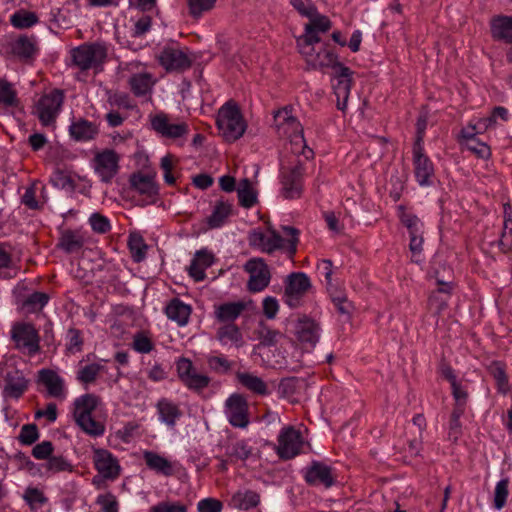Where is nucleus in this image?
Wrapping results in <instances>:
<instances>
[{
    "label": "nucleus",
    "instance_id": "obj_32",
    "mask_svg": "<svg viewBox=\"0 0 512 512\" xmlns=\"http://www.w3.org/2000/svg\"><path fill=\"white\" fill-rule=\"evenodd\" d=\"M491 34L496 40L512 43V16H498L491 20Z\"/></svg>",
    "mask_w": 512,
    "mask_h": 512
},
{
    "label": "nucleus",
    "instance_id": "obj_56",
    "mask_svg": "<svg viewBox=\"0 0 512 512\" xmlns=\"http://www.w3.org/2000/svg\"><path fill=\"white\" fill-rule=\"evenodd\" d=\"M423 234L419 235H411L410 236V243H409V249L412 254V261L420 264L424 261L423 257Z\"/></svg>",
    "mask_w": 512,
    "mask_h": 512
},
{
    "label": "nucleus",
    "instance_id": "obj_5",
    "mask_svg": "<svg viewBox=\"0 0 512 512\" xmlns=\"http://www.w3.org/2000/svg\"><path fill=\"white\" fill-rule=\"evenodd\" d=\"M274 125L280 137H286L290 139L292 144L303 147L302 153L306 158L312 155L313 152L311 149L305 150L307 146L305 144L302 126L292 114L290 107H284L274 114Z\"/></svg>",
    "mask_w": 512,
    "mask_h": 512
},
{
    "label": "nucleus",
    "instance_id": "obj_13",
    "mask_svg": "<svg viewBox=\"0 0 512 512\" xmlns=\"http://www.w3.org/2000/svg\"><path fill=\"white\" fill-rule=\"evenodd\" d=\"M244 270L249 274L247 289L251 293H259L265 290L271 281V272L262 258H251L245 265Z\"/></svg>",
    "mask_w": 512,
    "mask_h": 512
},
{
    "label": "nucleus",
    "instance_id": "obj_62",
    "mask_svg": "<svg viewBox=\"0 0 512 512\" xmlns=\"http://www.w3.org/2000/svg\"><path fill=\"white\" fill-rule=\"evenodd\" d=\"M53 186L59 189L74 190L75 182L72 177L62 171H57L50 179Z\"/></svg>",
    "mask_w": 512,
    "mask_h": 512
},
{
    "label": "nucleus",
    "instance_id": "obj_25",
    "mask_svg": "<svg viewBox=\"0 0 512 512\" xmlns=\"http://www.w3.org/2000/svg\"><path fill=\"white\" fill-rule=\"evenodd\" d=\"M38 380L47 390L48 396L64 400L67 395L64 379L55 371L42 369L38 373Z\"/></svg>",
    "mask_w": 512,
    "mask_h": 512
},
{
    "label": "nucleus",
    "instance_id": "obj_43",
    "mask_svg": "<svg viewBox=\"0 0 512 512\" xmlns=\"http://www.w3.org/2000/svg\"><path fill=\"white\" fill-rule=\"evenodd\" d=\"M47 473L57 474L61 472L72 473L74 465L63 455H53L43 465Z\"/></svg>",
    "mask_w": 512,
    "mask_h": 512
},
{
    "label": "nucleus",
    "instance_id": "obj_41",
    "mask_svg": "<svg viewBox=\"0 0 512 512\" xmlns=\"http://www.w3.org/2000/svg\"><path fill=\"white\" fill-rule=\"evenodd\" d=\"M39 22L35 12L20 9L10 16V23L17 29H28Z\"/></svg>",
    "mask_w": 512,
    "mask_h": 512
},
{
    "label": "nucleus",
    "instance_id": "obj_54",
    "mask_svg": "<svg viewBox=\"0 0 512 512\" xmlns=\"http://www.w3.org/2000/svg\"><path fill=\"white\" fill-rule=\"evenodd\" d=\"M490 372L496 380L499 392L506 393L509 390V383L504 366L499 362H495L491 365Z\"/></svg>",
    "mask_w": 512,
    "mask_h": 512
},
{
    "label": "nucleus",
    "instance_id": "obj_40",
    "mask_svg": "<svg viewBox=\"0 0 512 512\" xmlns=\"http://www.w3.org/2000/svg\"><path fill=\"white\" fill-rule=\"evenodd\" d=\"M84 245L83 236L72 230H66L62 233L58 246L66 253H76Z\"/></svg>",
    "mask_w": 512,
    "mask_h": 512
},
{
    "label": "nucleus",
    "instance_id": "obj_42",
    "mask_svg": "<svg viewBox=\"0 0 512 512\" xmlns=\"http://www.w3.org/2000/svg\"><path fill=\"white\" fill-rule=\"evenodd\" d=\"M238 199L241 206L251 208L257 202V195L249 179L240 181L237 189Z\"/></svg>",
    "mask_w": 512,
    "mask_h": 512
},
{
    "label": "nucleus",
    "instance_id": "obj_28",
    "mask_svg": "<svg viewBox=\"0 0 512 512\" xmlns=\"http://www.w3.org/2000/svg\"><path fill=\"white\" fill-rule=\"evenodd\" d=\"M164 313L169 320L176 322L178 326L183 327L189 322L192 308L179 298H173L166 305Z\"/></svg>",
    "mask_w": 512,
    "mask_h": 512
},
{
    "label": "nucleus",
    "instance_id": "obj_46",
    "mask_svg": "<svg viewBox=\"0 0 512 512\" xmlns=\"http://www.w3.org/2000/svg\"><path fill=\"white\" fill-rule=\"evenodd\" d=\"M401 223L408 229L410 236L423 234V223L414 214L408 213L403 206L398 207Z\"/></svg>",
    "mask_w": 512,
    "mask_h": 512
},
{
    "label": "nucleus",
    "instance_id": "obj_17",
    "mask_svg": "<svg viewBox=\"0 0 512 512\" xmlns=\"http://www.w3.org/2000/svg\"><path fill=\"white\" fill-rule=\"evenodd\" d=\"M304 167L296 164L291 168H284L281 173L280 194L285 199H298L303 193Z\"/></svg>",
    "mask_w": 512,
    "mask_h": 512
},
{
    "label": "nucleus",
    "instance_id": "obj_50",
    "mask_svg": "<svg viewBox=\"0 0 512 512\" xmlns=\"http://www.w3.org/2000/svg\"><path fill=\"white\" fill-rule=\"evenodd\" d=\"M17 104V92L13 85L6 80L0 79V105L4 107H15Z\"/></svg>",
    "mask_w": 512,
    "mask_h": 512
},
{
    "label": "nucleus",
    "instance_id": "obj_4",
    "mask_svg": "<svg viewBox=\"0 0 512 512\" xmlns=\"http://www.w3.org/2000/svg\"><path fill=\"white\" fill-rule=\"evenodd\" d=\"M285 233L291 236L290 239H283L276 231L270 230L262 232L260 230H253L249 234V244L252 247L259 249L265 253H272L278 249H282L286 243L289 244V253L296 252V245L298 242V231L293 227H284Z\"/></svg>",
    "mask_w": 512,
    "mask_h": 512
},
{
    "label": "nucleus",
    "instance_id": "obj_9",
    "mask_svg": "<svg viewBox=\"0 0 512 512\" xmlns=\"http://www.w3.org/2000/svg\"><path fill=\"white\" fill-rule=\"evenodd\" d=\"M412 154L414 176L417 183L421 187L432 186L435 176L434 164L424 152L423 136L421 132L418 137H416Z\"/></svg>",
    "mask_w": 512,
    "mask_h": 512
},
{
    "label": "nucleus",
    "instance_id": "obj_11",
    "mask_svg": "<svg viewBox=\"0 0 512 512\" xmlns=\"http://www.w3.org/2000/svg\"><path fill=\"white\" fill-rule=\"evenodd\" d=\"M64 102V94L61 90L54 89L42 95L35 104L34 114L43 126H52L61 111Z\"/></svg>",
    "mask_w": 512,
    "mask_h": 512
},
{
    "label": "nucleus",
    "instance_id": "obj_22",
    "mask_svg": "<svg viewBox=\"0 0 512 512\" xmlns=\"http://www.w3.org/2000/svg\"><path fill=\"white\" fill-rule=\"evenodd\" d=\"M305 481L313 486H323L330 488L335 484V476L330 466L320 461H312L305 468Z\"/></svg>",
    "mask_w": 512,
    "mask_h": 512
},
{
    "label": "nucleus",
    "instance_id": "obj_2",
    "mask_svg": "<svg viewBox=\"0 0 512 512\" xmlns=\"http://www.w3.org/2000/svg\"><path fill=\"white\" fill-rule=\"evenodd\" d=\"M297 46L300 54L312 69H322L333 66L337 57L321 42L320 37L302 34L297 38Z\"/></svg>",
    "mask_w": 512,
    "mask_h": 512
},
{
    "label": "nucleus",
    "instance_id": "obj_26",
    "mask_svg": "<svg viewBox=\"0 0 512 512\" xmlns=\"http://www.w3.org/2000/svg\"><path fill=\"white\" fill-rule=\"evenodd\" d=\"M260 502L261 496L258 492L250 489H239L231 495L228 506L233 509L248 511L259 506Z\"/></svg>",
    "mask_w": 512,
    "mask_h": 512
},
{
    "label": "nucleus",
    "instance_id": "obj_15",
    "mask_svg": "<svg viewBox=\"0 0 512 512\" xmlns=\"http://www.w3.org/2000/svg\"><path fill=\"white\" fill-rule=\"evenodd\" d=\"M331 67L335 70L333 89L337 99V108L345 112L353 84V71L349 67L337 62V60Z\"/></svg>",
    "mask_w": 512,
    "mask_h": 512
},
{
    "label": "nucleus",
    "instance_id": "obj_60",
    "mask_svg": "<svg viewBox=\"0 0 512 512\" xmlns=\"http://www.w3.org/2000/svg\"><path fill=\"white\" fill-rule=\"evenodd\" d=\"M464 412H462L460 409H453L450 422H449V432H448V438L449 440H452L456 442L459 437L461 436V423L460 418L463 415Z\"/></svg>",
    "mask_w": 512,
    "mask_h": 512
},
{
    "label": "nucleus",
    "instance_id": "obj_20",
    "mask_svg": "<svg viewBox=\"0 0 512 512\" xmlns=\"http://www.w3.org/2000/svg\"><path fill=\"white\" fill-rule=\"evenodd\" d=\"M224 412L232 426L238 428L248 426V403L246 398L241 394L234 393L227 398Z\"/></svg>",
    "mask_w": 512,
    "mask_h": 512
},
{
    "label": "nucleus",
    "instance_id": "obj_52",
    "mask_svg": "<svg viewBox=\"0 0 512 512\" xmlns=\"http://www.w3.org/2000/svg\"><path fill=\"white\" fill-rule=\"evenodd\" d=\"M206 361L209 369L217 374H226L233 367V362L223 355H209Z\"/></svg>",
    "mask_w": 512,
    "mask_h": 512
},
{
    "label": "nucleus",
    "instance_id": "obj_55",
    "mask_svg": "<svg viewBox=\"0 0 512 512\" xmlns=\"http://www.w3.org/2000/svg\"><path fill=\"white\" fill-rule=\"evenodd\" d=\"M95 502L102 512H119V502L111 492L99 494Z\"/></svg>",
    "mask_w": 512,
    "mask_h": 512
},
{
    "label": "nucleus",
    "instance_id": "obj_6",
    "mask_svg": "<svg viewBox=\"0 0 512 512\" xmlns=\"http://www.w3.org/2000/svg\"><path fill=\"white\" fill-rule=\"evenodd\" d=\"M217 126L223 137L230 142L241 138L247 128L239 107L231 102L225 103L219 109Z\"/></svg>",
    "mask_w": 512,
    "mask_h": 512
},
{
    "label": "nucleus",
    "instance_id": "obj_53",
    "mask_svg": "<svg viewBox=\"0 0 512 512\" xmlns=\"http://www.w3.org/2000/svg\"><path fill=\"white\" fill-rule=\"evenodd\" d=\"M132 348L141 354H148L154 349V343L146 332H137L133 336Z\"/></svg>",
    "mask_w": 512,
    "mask_h": 512
},
{
    "label": "nucleus",
    "instance_id": "obj_38",
    "mask_svg": "<svg viewBox=\"0 0 512 512\" xmlns=\"http://www.w3.org/2000/svg\"><path fill=\"white\" fill-rule=\"evenodd\" d=\"M104 372H106V367L100 362L90 363L81 366L78 369L76 373V379L81 384L89 385L94 383L97 378Z\"/></svg>",
    "mask_w": 512,
    "mask_h": 512
},
{
    "label": "nucleus",
    "instance_id": "obj_47",
    "mask_svg": "<svg viewBox=\"0 0 512 512\" xmlns=\"http://www.w3.org/2000/svg\"><path fill=\"white\" fill-rule=\"evenodd\" d=\"M232 205L228 202L219 201L208 218V225L211 228H218L223 225L224 221L231 214Z\"/></svg>",
    "mask_w": 512,
    "mask_h": 512
},
{
    "label": "nucleus",
    "instance_id": "obj_29",
    "mask_svg": "<svg viewBox=\"0 0 512 512\" xmlns=\"http://www.w3.org/2000/svg\"><path fill=\"white\" fill-rule=\"evenodd\" d=\"M99 133L95 123L83 118L72 121L69 126L71 138L78 142H87L93 140Z\"/></svg>",
    "mask_w": 512,
    "mask_h": 512
},
{
    "label": "nucleus",
    "instance_id": "obj_58",
    "mask_svg": "<svg viewBox=\"0 0 512 512\" xmlns=\"http://www.w3.org/2000/svg\"><path fill=\"white\" fill-rule=\"evenodd\" d=\"M51 15V20L55 22L58 27H68L72 24L73 15L69 5L52 10Z\"/></svg>",
    "mask_w": 512,
    "mask_h": 512
},
{
    "label": "nucleus",
    "instance_id": "obj_63",
    "mask_svg": "<svg viewBox=\"0 0 512 512\" xmlns=\"http://www.w3.org/2000/svg\"><path fill=\"white\" fill-rule=\"evenodd\" d=\"M292 7L305 18L313 17L316 14V6L312 0H289Z\"/></svg>",
    "mask_w": 512,
    "mask_h": 512
},
{
    "label": "nucleus",
    "instance_id": "obj_21",
    "mask_svg": "<svg viewBox=\"0 0 512 512\" xmlns=\"http://www.w3.org/2000/svg\"><path fill=\"white\" fill-rule=\"evenodd\" d=\"M126 67L133 72L128 79L132 93L137 97L150 95L156 83L154 76L138 63H128Z\"/></svg>",
    "mask_w": 512,
    "mask_h": 512
},
{
    "label": "nucleus",
    "instance_id": "obj_33",
    "mask_svg": "<svg viewBox=\"0 0 512 512\" xmlns=\"http://www.w3.org/2000/svg\"><path fill=\"white\" fill-rule=\"evenodd\" d=\"M503 210L504 220L498 245L503 253H512V208L506 203Z\"/></svg>",
    "mask_w": 512,
    "mask_h": 512
},
{
    "label": "nucleus",
    "instance_id": "obj_57",
    "mask_svg": "<svg viewBox=\"0 0 512 512\" xmlns=\"http://www.w3.org/2000/svg\"><path fill=\"white\" fill-rule=\"evenodd\" d=\"M89 224L92 230L99 234H105L111 230L109 219L100 213L91 214Z\"/></svg>",
    "mask_w": 512,
    "mask_h": 512
},
{
    "label": "nucleus",
    "instance_id": "obj_7",
    "mask_svg": "<svg viewBox=\"0 0 512 512\" xmlns=\"http://www.w3.org/2000/svg\"><path fill=\"white\" fill-rule=\"evenodd\" d=\"M108 53V47L104 42L84 43L71 51L75 66L82 71L101 66Z\"/></svg>",
    "mask_w": 512,
    "mask_h": 512
},
{
    "label": "nucleus",
    "instance_id": "obj_14",
    "mask_svg": "<svg viewBox=\"0 0 512 512\" xmlns=\"http://www.w3.org/2000/svg\"><path fill=\"white\" fill-rule=\"evenodd\" d=\"M152 129L163 138L180 139L188 135L190 129L185 121L173 120L168 114L158 113L151 118Z\"/></svg>",
    "mask_w": 512,
    "mask_h": 512
},
{
    "label": "nucleus",
    "instance_id": "obj_24",
    "mask_svg": "<svg viewBox=\"0 0 512 512\" xmlns=\"http://www.w3.org/2000/svg\"><path fill=\"white\" fill-rule=\"evenodd\" d=\"M131 188L143 196L142 205L153 203L158 195V187L154 178L142 173L133 174L130 177Z\"/></svg>",
    "mask_w": 512,
    "mask_h": 512
},
{
    "label": "nucleus",
    "instance_id": "obj_16",
    "mask_svg": "<svg viewBox=\"0 0 512 512\" xmlns=\"http://www.w3.org/2000/svg\"><path fill=\"white\" fill-rule=\"evenodd\" d=\"M310 288L311 282L305 273H291L285 281V303L290 308L300 306L302 298Z\"/></svg>",
    "mask_w": 512,
    "mask_h": 512
},
{
    "label": "nucleus",
    "instance_id": "obj_34",
    "mask_svg": "<svg viewBox=\"0 0 512 512\" xmlns=\"http://www.w3.org/2000/svg\"><path fill=\"white\" fill-rule=\"evenodd\" d=\"M237 379L242 386L254 394L260 396H267L270 394L268 385L260 377L252 373H237Z\"/></svg>",
    "mask_w": 512,
    "mask_h": 512
},
{
    "label": "nucleus",
    "instance_id": "obj_19",
    "mask_svg": "<svg viewBox=\"0 0 512 512\" xmlns=\"http://www.w3.org/2000/svg\"><path fill=\"white\" fill-rule=\"evenodd\" d=\"M303 446L301 433L292 426L284 427L278 435L277 453L281 459L289 460L300 454Z\"/></svg>",
    "mask_w": 512,
    "mask_h": 512
},
{
    "label": "nucleus",
    "instance_id": "obj_30",
    "mask_svg": "<svg viewBox=\"0 0 512 512\" xmlns=\"http://www.w3.org/2000/svg\"><path fill=\"white\" fill-rule=\"evenodd\" d=\"M11 52L19 59L28 60L38 53L37 40L34 36L21 35L11 42Z\"/></svg>",
    "mask_w": 512,
    "mask_h": 512
},
{
    "label": "nucleus",
    "instance_id": "obj_31",
    "mask_svg": "<svg viewBox=\"0 0 512 512\" xmlns=\"http://www.w3.org/2000/svg\"><path fill=\"white\" fill-rule=\"evenodd\" d=\"M143 458L146 466L158 474L166 477L174 474V465L167 458L153 451H144Z\"/></svg>",
    "mask_w": 512,
    "mask_h": 512
},
{
    "label": "nucleus",
    "instance_id": "obj_51",
    "mask_svg": "<svg viewBox=\"0 0 512 512\" xmlns=\"http://www.w3.org/2000/svg\"><path fill=\"white\" fill-rule=\"evenodd\" d=\"M27 389V382L22 376L8 375L5 392L8 396L19 398Z\"/></svg>",
    "mask_w": 512,
    "mask_h": 512
},
{
    "label": "nucleus",
    "instance_id": "obj_44",
    "mask_svg": "<svg viewBox=\"0 0 512 512\" xmlns=\"http://www.w3.org/2000/svg\"><path fill=\"white\" fill-rule=\"evenodd\" d=\"M48 301V294L44 292H34L24 300L22 309L28 314L37 313L44 308Z\"/></svg>",
    "mask_w": 512,
    "mask_h": 512
},
{
    "label": "nucleus",
    "instance_id": "obj_49",
    "mask_svg": "<svg viewBox=\"0 0 512 512\" xmlns=\"http://www.w3.org/2000/svg\"><path fill=\"white\" fill-rule=\"evenodd\" d=\"M227 456L231 461H245L252 454V448L248 445L247 441H236L227 448Z\"/></svg>",
    "mask_w": 512,
    "mask_h": 512
},
{
    "label": "nucleus",
    "instance_id": "obj_36",
    "mask_svg": "<svg viewBox=\"0 0 512 512\" xmlns=\"http://www.w3.org/2000/svg\"><path fill=\"white\" fill-rule=\"evenodd\" d=\"M245 308L246 305L240 301L224 303L216 308L215 317L220 322H233Z\"/></svg>",
    "mask_w": 512,
    "mask_h": 512
},
{
    "label": "nucleus",
    "instance_id": "obj_45",
    "mask_svg": "<svg viewBox=\"0 0 512 512\" xmlns=\"http://www.w3.org/2000/svg\"><path fill=\"white\" fill-rule=\"evenodd\" d=\"M128 248L134 262H141L146 257L147 245L140 234L131 233L129 235Z\"/></svg>",
    "mask_w": 512,
    "mask_h": 512
},
{
    "label": "nucleus",
    "instance_id": "obj_8",
    "mask_svg": "<svg viewBox=\"0 0 512 512\" xmlns=\"http://www.w3.org/2000/svg\"><path fill=\"white\" fill-rule=\"evenodd\" d=\"M94 467L99 473L92 480L93 484L98 488H102L103 480H116L121 472L120 464L117 458L107 449H93Z\"/></svg>",
    "mask_w": 512,
    "mask_h": 512
},
{
    "label": "nucleus",
    "instance_id": "obj_10",
    "mask_svg": "<svg viewBox=\"0 0 512 512\" xmlns=\"http://www.w3.org/2000/svg\"><path fill=\"white\" fill-rule=\"evenodd\" d=\"M175 366L178 379L188 390L201 393L209 386L211 378L198 372L189 358L179 357L175 361Z\"/></svg>",
    "mask_w": 512,
    "mask_h": 512
},
{
    "label": "nucleus",
    "instance_id": "obj_61",
    "mask_svg": "<svg viewBox=\"0 0 512 512\" xmlns=\"http://www.w3.org/2000/svg\"><path fill=\"white\" fill-rule=\"evenodd\" d=\"M82 345H83V338H82L80 330L75 329V328H70L67 331V344H66L67 350L70 353L75 354V353L81 351Z\"/></svg>",
    "mask_w": 512,
    "mask_h": 512
},
{
    "label": "nucleus",
    "instance_id": "obj_35",
    "mask_svg": "<svg viewBox=\"0 0 512 512\" xmlns=\"http://www.w3.org/2000/svg\"><path fill=\"white\" fill-rule=\"evenodd\" d=\"M309 22L304 26V35L308 36H316L320 37V34L326 33L332 27V23L330 19L318 13L316 10V14L313 17H308Z\"/></svg>",
    "mask_w": 512,
    "mask_h": 512
},
{
    "label": "nucleus",
    "instance_id": "obj_48",
    "mask_svg": "<svg viewBox=\"0 0 512 512\" xmlns=\"http://www.w3.org/2000/svg\"><path fill=\"white\" fill-rule=\"evenodd\" d=\"M509 484L508 477L502 478L496 483L493 494V507L496 510H501L506 505L509 496Z\"/></svg>",
    "mask_w": 512,
    "mask_h": 512
},
{
    "label": "nucleus",
    "instance_id": "obj_37",
    "mask_svg": "<svg viewBox=\"0 0 512 512\" xmlns=\"http://www.w3.org/2000/svg\"><path fill=\"white\" fill-rule=\"evenodd\" d=\"M217 339L224 346L234 345L235 347H241L244 344L242 333L234 324L220 327L217 331Z\"/></svg>",
    "mask_w": 512,
    "mask_h": 512
},
{
    "label": "nucleus",
    "instance_id": "obj_18",
    "mask_svg": "<svg viewBox=\"0 0 512 512\" xmlns=\"http://www.w3.org/2000/svg\"><path fill=\"white\" fill-rule=\"evenodd\" d=\"M160 65L168 72H182L189 69L192 59L186 50L178 46H166L158 56Z\"/></svg>",
    "mask_w": 512,
    "mask_h": 512
},
{
    "label": "nucleus",
    "instance_id": "obj_1",
    "mask_svg": "<svg viewBox=\"0 0 512 512\" xmlns=\"http://www.w3.org/2000/svg\"><path fill=\"white\" fill-rule=\"evenodd\" d=\"M101 403L99 396L87 393L77 397L72 405V414L76 424L92 437L102 436L105 426L92 417L93 411Z\"/></svg>",
    "mask_w": 512,
    "mask_h": 512
},
{
    "label": "nucleus",
    "instance_id": "obj_39",
    "mask_svg": "<svg viewBox=\"0 0 512 512\" xmlns=\"http://www.w3.org/2000/svg\"><path fill=\"white\" fill-rule=\"evenodd\" d=\"M22 498L32 512H38L49 501L45 493L41 489L34 486H28L25 489Z\"/></svg>",
    "mask_w": 512,
    "mask_h": 512
},
{
    "label": "nucleus",
    "instance_id": "obj_59",
    "mask_svg": "<svg viewBox=\"0 0 512 512\" xmlns=\"http://www.w3.org/2000/svg\"><path fill=\"white\" fill-rule=\"evenodd\" d=\"M217 0H188L189 12L194 17H199L203 13L210 11Z\"/></svg>",
    "mask_w": 512,
    "mask_h": 512
},
{
    "label": "nucleus",
    "instance_id": "obj_23",
    "mask_svg": "<svg viewBox=\"0 0 512 512\" xmlns=\"http://www.w3.org/2000/svg\"><path fill=\"white\" fill-rule=\"evenodd\" d=\"M295 336L302 346L313 348L320 338V327L312 319L303 317L295 324Z\"/></svg>",
    "mask_w": 512,
    "mask_h": 512
},
{
    "label": "nucleus",
    "instance_id": "obj_3",
    "mask_svg": "<svg viewBox=\"0 0 512 512\" xmlns=\"http://www.w3.org/2000/svg\"><path fill=\"white\" fill-rule=\"evenodd\" d=\"M13 347L30 357L35 356L41 350L40 334L36 326L26 320L14 321L9 331Z\"/></svg>",
    "mask_w": 512,
    "mask_h": 512
},
{
    "label": "nucleus",
    "instance_id": "obj_27",
    "mask_svg": "<svg viewBox=\"0 0 512 512\" xmlns=\"http://www.w3.org/2000/svg\"><path fill=\"white\" fill-rule=\"evenodd\" d=\"M155 407L159 421L170 428H173L182 416L179 405L168 398H160Z\"/></svg>",
    "mask_w": 512,
    "mask_h": 512
},
{
    "label": "nucleus",
    "instance_id": "obj_64",
    "mask_svg": "<svg viewBox=\"0 0 512 512\" xmlns=\"http://www.w3.org/2000/svg\"><path fill=\"white\" fill-rule=\"evenodd\" d=\"M148 512H187V507L179 502H160L150 507Z\"/></svg>",
    "mask_w": 512,
    "mask_h": 512
},
{
    "label": "nucleus",
    "instance_id": "obj_12",
    "mask_svg": "<svg viewBox=\"0 0 512 512\" xmlns=\"http://www.w3.org/2000/svg\"><path fill=\"white\" fill-rule=\"evenodd\" d=\"M120 155L113 149H103L94 154L91 165L102 183H111L120 169Z\"/></svg>",
    "mask_w": 512,
    "mask_h": 512
}]
</instances>
